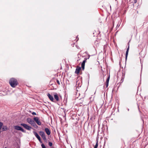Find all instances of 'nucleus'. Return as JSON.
Wrapping results in <instances>:
<instances>
[{
    "label": "nucleus",
    "mask_w": 148,
    "mask_h": 148,
    "mask_svg": "<svg viewBox=\"0 0 148 148\" xmlns=\"http://www.w3.org/2000/svg\"><path fill=\"white\" fill-rule=\"evenodd\" d=\"M108 83H106V87H108Z\"/></svg>",
    "instance_id": "393cba45"
},
{
    "label": "nucleus",
    "mask_w": 148,
    "mask_h": 148,
    "mask_svg": "<svg viewBox=\"0 0 148 148\" xmlns=\"http://www.w3.org/2000/svg\"><path fill=\"white\" fill-rule=\"evenodd\" d=\"M96 141H97L96 143V145H95V146L94 147V148H97V147L98 146V141L96 140Z\"/></svg>",
    "instance_id": "ddd939ff"
},
{
    "label": "nucleus",
    "mask_w": 148,
    "mask_h": 148,
    "mask_svg": "<svg viewBox=\"0 0 148 148\" xmlns=\"http://www.w3.org/2000/svg\"><path fill=\"white\" fill-rule=\"evenodd\" d=\"M56 82L59 85L60 84V83L59 80L57 79L56 80Z\"/></svg>",
    "instance_id": "b1692460"
},
{
    "label": "nucleus",
    "mask_w": 148,
    "mask_h": 148,
    "mask_svg": "<svg viewBox=\"0 0 148 148\" xmlns=\"http://www.w3.org/2000/svg\"><path fill=\"white\" fill-rule=\"evenodd\" d=\"M40 136L38 135V136H37V137H36V138H38V137H39Z\"/></svg>",
    "instance_id": "cd10ccee"
},
{
    "label": "nucleus",
    "mask_w": 148,
    "mask_h": 148,
    "mask_svg": "<svg viewBox=\"0 0 148 148\" xmlns=\"http://www.w3.org/2000/svg\"><path fill=\"white\" fill-rule=\"evenodd\" d=\"M86 61V60H83L82 64H85Z\"/></svg>",
    "instance_id": "5701e85b"
},
{
    "label": "nucleus",
    "mask_w": 148,
    "mask_h": 148,
    "mask_svg": "<svg viewBox=\"0 0 148 148\" xmlns=\"http://www.w3.org/2000/svg\"><path fill=\"white\" fill-rule=\"evenodd\" d=\"M41 146L42 148H46L45 145L43 144L41 145Z\"/></svg>",
    "instance_id": "412c9836"
},
{
    "label": "nucleus",
    "mask_w": 148,
    "mask_h": 148,
    "mask_svg": "<svg viewBox=\"0 0 148 148\" xmlns=\"http://www.w3.org/2000/svg\"><path fill=\"white\" fill-rule=\"evenodd\" d=\"M31 114L33 115H36V113L35 112H33L31 113Z\"/></svg>",
    "instance_id": "4be33fe9"
},
{
    "label": "nucleus",
    "mask_w": 148,
    "mask_h": 148,
    "mask_svg": "<svg viewBox=\"0 0 148 148\" xmlns=\"http://www.w3.org/2000/svg\"><path fill=\"white\" fill-rule=\"evenodd\" d=\"M3 123L0 122V130L1 129L2 126H3Z\"/></svg>",
    "instance_id": "4468645a"
},
{
    "label": "nucleus",
    "mask_w": 148,
    "mask_h": 148,
    "mask_svg": "<svg viewBox=\"0 0 148 148\" xmlns=\"http://www.w3.org/2000/svg\"><path fill=\"white\" fill-rule=\"evenodd\" d=\"M21 125L23 126L24 127H25L27 130H28V125L27 124L22 123L21 124Z\"/></svg>",
    "instance_id": "9b49d317"
},
{
    "label": "nucleus",
    "mask_w": 148,
    "mask_h": 148,
    "mask_svg": "<svg viewBox=\"0 0 148 148\" xmlns=\"http://www.w3.org/2000/svg\"><path fill=\"white\" fill-rule=\"evenodd\" d=\"M38 140H39V141L41 143H42V142L41 140V138H40V136H39V137H38V138H37Z\"/></svg>",
    "instance_id": "f3484780"
},
{
    "label": "nucleus",
    "mask_w": 148,
    "mask_h": 148,
    "mask_svg": "<svg viewBox=\"0 0 148 148\" xmlns=\"http://www.w3.org/2000/svg\"><path fill=\"white\" fill-rule=\"evenodd\" d=\"M110 77H108L106 80V83H109V80Z\"/></svg>",
    "instance_id": "a211bd4d"
},
{
    "label": "nucleus",
    "mask_w": 148,
    "mask_h": 148,
    "mask_svg": "<svg viewBox=\"0 0 148 148\" xmlns=\"http://www.w3.org/2000/svg\"><path fill=\"white\" fill-rule=\"evenodd\" d=\"M5 148H7L6 147H5Z\"/></svg>",
    "instance_id": "7c9ffc66"
},
{
    "label": "nucleus",
    "mask_w": 148,
    "mask_h": 148,
    "mask_svg": "<svg viewBox=\"0 0 148 148\" xmlns=\"http://www.w3.org/2000/svg\"><path fill=\"white\" fill-rule=\"evenodd\" d=\"M134 3H136L137 2V0H134Z\"/></svg>",
    "instance_id": "a878e982"
},
{
    "label": "nucleus",
    "mask_w": 148,
    "mask_h": 148,
    "mask_svg": "<svg viewBox=\"0 0 148 148\" xmlns=\"http://www.w3.org/2000/svg\"><path fill=\"white\" fill-rule=\"evenodd\" d=\"M34 121L38 125H40L41 124V123L40 121L39 120V118L38 117H34Z\"/></svg>",
    "instance_id": "7ed1b4c3"
},
{
    "label": "nucleus",
    "mask_w": 148,
    "mask_h": 148,
    "mask_svg": "<svg viewBox=\"0 0 148 148\" xmlns=\"http://www.w3.org/2000/svg\"><path fill=\"white\" fill-rule=\"evenodd\" d=\"M85 64H82V67L83 70H84V69Z\"/></svg>",
    "instance_id": "2eb2a0df"
},
{
    "label": "nucleus",
    "mask_w": 148,
    "mask_h": 148,
    "mask_svg": "<svg viewBox=\"0 0 148 148\" xmlns=\"http://www.w3.org/2000/svg\"><path fill=\"white\" fill-rule=\"evenodd\" d=\"M28 123L32 124L33 126L36 125V124L35 123L34 121L30 119L28 121Z\"/></svg>",
    "instance_id": "423d86ee"
},
{
    "label": "nucleus",
    "mask_w": 148,
    "mask_h": 148,
    "mask_svg": "<svg viewBox=\"0 0 148 148\" xmlns=\"http://www.w3.org/2000/svg\"><path fill=\"white\" fill-rule=\"evenodd\" d=\"M14 128L16 130H20L23 132H25V130L21 127L18 125L14 126Z\"/></svg>",
    "instance_id": "20e7f679"
},
{
    "label": "nucleus",
    "mask_w": 148,
    "mask_h": 148,
    "mask_svg": "<svg viewBox=\"0 0 148 148\" xmlns=\"http://www.w3.org/2000/svg\"><path fill=\"white\" fill-rule=\"evenodd\" d=\"M10 85L13 88H15L18 84L17 80L14 78H11L9 81Z\"/></svg>",
    "instance_id": "f257e3e1"
},
{
    "label": "nucleus",
    "mask_w": 148,
    "mask_h": 148,
    "mask_svg": "<svg viewBox=\"0 0 148 148\" xmlns=\"http://www.w3.org/2000/svg\"><path fill=\"white\" fill-rule=\"evenodd\" d=\"M49 145L51 147L52 145V143L51 142H49Z\"/></svg>",
    "instance_id": "aec40b11"
},
{
    "label": "nucleus",
    "mask_w": 148,
    "mask_h": 148,
    "mask_svg": "<svg viewBox=\"0 0 148 148\" xmlns=\"http://www.w3.org/2000/svg\"><path fill=\"white\" fill-rule=\"evenodd\" d=\"M45 131L46 132V134L48 135H49L51 134V132L49 129L47 128L45 129Z\"/></svg>",
    "instance_id": "0eeeda50"
},
{
    "label": "nucleus",
    "mask_w": 148,
    "mask_h": 148,
    "mask_svg": "<svg viewBox=\"0 0 148 148\" xmlns=\"http://www.w3.org/2000/svg\"><path fill=\"white\" fill-rule=\"evenodd\" d=\"M38 140H39V141L41 143H42V142L41 140V138H40V136H39V137H38V138H37Z\"/></svg>",
    "instance_id": "dca6fc26"
},
{
    "label": "nucleus",
    "mask_w": 148,
    "mask_h": 148,
    "mask_svg": "<svg viewBox=\"0 0 148 148\" xmlns=\"http://www.w3.org/2000/svg\"><path fill=\"white\" fill-rule=\"evenodd\" d=\"M47 95L51 101L52 102H55V100L54 99L53 97L52 96L50 95L49 93H48L47 94Z\"/></svg>",
    "instance_id": "39448f33"
},
{
    "label": "nucleus",
    "mask_w": 148,
    "mask_h": 148,
    "mask_svg": "<svg viewBox=\"0 0 148 148\" xmlns=\"http://www.w3.org/2000/svg\"><path fill=\"white\" fill-rule=\"evenodd\" d=\"M34 134L35 135V136H36V137H37V136H38L39 135H38V134H37V133L36 132H34Z\"/></svg>",
    "instance_id": "6ab92c4d"
},
{
    "label": "nucleus",
    "mask_w": 148,
    "mask_h": 148,
    "mask_svg": "<svg viewBox=\"0 0 148 148\" xmlns=\"http://www.w3.org/2000/svg\"><path fill=\"white\" fill-rule=\"evenodd\" d=\"M28 130H29L31 128V127H29V126H28Z\"/></svg>",
    "instance_id": "bb28decb"
},
{
    "label": "nucleus",
    "mask_w": 148,
    "mask_h": 148,
    "mask_svg": "<svg viewBox=\"0 0 148 148\" xmlns=\"http://www.w3.org/2000/svg\"><path fill=\"white\" fill-rule=\"evenodd\" d=\"M2 127V131H6L7 130V127L6 126L3 125Z\"/></svg>",
    "instance_id": "9d476101"
},
{
    "label": "nucleus",
    "mask_w": 148,
    "mask_h": 148,
    "mask_svg": "<svg viewBox=\"0 0 148 148\" xmlns=\"http://www.w3.org/2000/svg\"><path fill=\"white\" fill-rule=\"evenodd\" d=\"M54 97L55 99L57 101H58L59 100V97L56 93L54 95Z\"/></svg>",
    "instance_id": "1a4fd4ad"
},
{
    "label": "nucleus",
    "mask_w": 148,
    "mask_h": 148,
    "mask_svg": "<svg viewBox=\"0 0 148 148\" xmlns=\"http://www.w3.org/2000/svg\"><path fill=\"white\" fill-rule=\"evenodd\" d=\"M29 112L30 113H32V112H31V111H29Z\"/></svg>",
    "instance_id": "c85d7f7f"
},
{
    "label": "nucleus",
    "mask_w": 148,
    "mask_h": 148,
    "mask_svg": "<svg viewBox=\"0 0 148 148\" xmlns=\"http://www.w3.org/2000/svg\"><path fill=\"white\" fill-rule=\"evenodd\" d=\"M39 134L44 140L45 141L47 140L45 134L42 131H40L39 132Z\"/></svg>",
    "instance_id": "f03ea898"
},
{
    "label": "nucleus",
    "mask_w": 148,
    "mask_h": 148,
    "mask_svg": "<svg viewBox=\"0 0 148 148\" xmlns=\"http://www.w3.org/2000/svg\"><path fill=\"white\" fill-rule=\"evenodd\" d=\"M81 68L80 67H77L76 69L75 73L76 74H79L80 70H81Z\"/></svg>",
    "instance_id": "6e6552de"
},
{
    "label": "nucleus",
    "mask_w": 148,
    "mask_h": 148,
    "mask_svg": "<svg viewBox=\"0 0 148 148\" xmlns=\"http://www.w3.org/2000/svg\"><path fill=\"white\" fill-rule=\"evenodd\" d=\"M129 46L128 48L127 49V51H126V52L125 58H126V59L127 58V55H128V51H129Z\"/></svg>",
    "instance_id": "f8f14e48"
},
{
    "label": "nucleus",
    "mask_w": 148,
    "mask_h": 148,
    "mask_svg": "<svg viewBox=\"0 0 148 148\" xmlns=\"http://www.w3.org/2000/svg\"><path fill=\"white\" fill-rule=\"evenodd\" d=\"M26 121H28V119H26Z\"/></svg>",
    "instance_id": "c756f323"
}]
</instances>
